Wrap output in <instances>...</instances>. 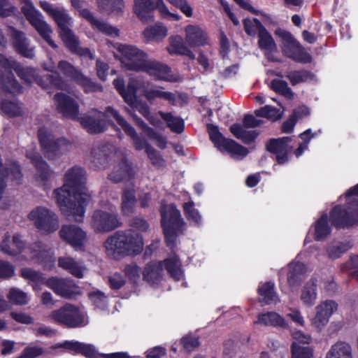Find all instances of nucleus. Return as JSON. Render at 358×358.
I'll return each instance as SVG.
<instances>
[{
	"instance_id": "1",
	"label": "nucleus",
	"mask_w": 358,
	"mask_h": 358,
	"mask_svg": "<svg viewBox=\"0 0 358 358\" xmlns=\"http://www.w3.org/2000/svg\"><path fill=\"white\" fill-rule=\"evenodd\" d=\"M63 186L53 192L57 203L63 215L82 222L90 197L85 186L86 172L82 167L74 166L66 171Z\"/></svg>"
},
{
	"instance_id": "2",
	"label": "nucleus",
	"mask_w": 358,
	"mask_h": 358,
	"mask_svg": "<svg viewBox=\"0 0 358 358\" xmlns=\"http://www.w3.org/2000/svg\"><path fill=\"white\" fill-rule=\"evenodd\" d=\"M1 251L3 253L15 256L22 252L29 255L27 258L35 260L43 264L44 267L50 269L55 265V258L54 250L47 248L42 243L38 242L25 248V243L22 236L15 234L10 236L6 234L0 245Z\"/></svg>"
},
{
	"instance_id": "3",
	"label": "nucleus",
	"mask_w": 358,
	"mask_h": 358,
	"mask_svg": "<svg viewBox=\"0 0 358 358\" xmlns=\"http://www.w3.org/2000/svg\"><path fill=\"white\" fill-rule=\"evenodd\" d=\"M39 4L41 8L57 23L59 29V35L66 48L71 52L81 57H86L92 59L94 58L92 53L88 48H83L80 46L78 38L70 29L73 22L66 10L64 8L56 7L46 1H41Z\"/></svg>"
},
{
	"instance_id": "4",
	"label": "nucleus",
	"mask_w": 358,
	"mask_h": 358,
	"mask_svg": "<svg viewBox=\"0 0 358 358\" xmlns=\"http://www.w3.org/2000/svg\"><path fill=\"white\" fill-rule=\"evenodd\" d=\"M12 70L15 71L18 76L25 83L30 84L36 82L42 87L48 90V86L37 77L36 69L31 67H23L16 60L0 55V85L3 90L11 94L21 92V87L15 79Z\"/></svg>"
},
{
	"instance_id": "5",
	"label": "nucleus",
	"mask_w": 358,
	"mask_h": 358,
	"mask_svg": "<svg viewBox=\"0 0 358 358\" xmlns=\"http://www.w3.org/2000/svg\"><path fill=\"white\" fill-rule=\"evenodd\" d=\"M160 213L166 244L172 248L176 244L178 234L185 229V222L180 212L173 204L162 203Z\"/></svg>"
},
{
	"instance_id": "6",
	"label": "nucleus",
	"mask_w": 358,
	"mask_h": 358,
	"mask_svg": "<svg viewBox=\"0 0 358 358\" xmlns=\"http://www.w3.org/2000/svg\"><path fill=\"white\" fill-rule=\"evenodd\" d=\"M113 46L118 52L115 57L120 60L122 69L141 72L148 57L145 51L129 44L115 43Z\"/></svg>"
},
{
	"instance_id": "7",
	"label": "nucleus",
	"mask_w": 358,
	"mask_h": 358,
	"mask_svg": "<svg viewBox=\"0 0 358 358\" xmlns=\"http://www.w3.org/2000/svg\"><path fill=\"white\" fill-rule=\"evenodd\" d=\"M38 139L45 157L55 160L68 154L72 148L71 143L65 138H55L51 131L45 128L38 130Z\"/></svg>"
},
{
	"instance_id": "8",
	"label": "nucleus",
	"mask_w": 358,
	"mask_h": 358,
	"mask_svg": "<svg viewBox=\"0 0 358 358\" xmlns=\"http://www.w3.org/2000/svg\"><path fill=\"white\" fill-rule=\"evenodd\" d=\"M100 208L93 213L91 219L90 224L95 231L108 232L121 225L114 205L108 201H102Z\"/></svg>"
},
{
	"instance_id": "9",
	"label": "nucleus",
	"mask_w": 358,
	"mask_h": 358,
	"mask_svg": "<svg viewBox=\"0 0 358 358\" xmlns=\"http://www.w3.org/2000/svg\"><path fill=\"white\" fill-rule=\"evenodd\" d=\"M48 320L71 328L83 327L88 322L85 315L78 307L66 303L61 308L52 310L48 316Z\"/></svg>"
},
{
	"instance_id": "10",
	"label": "nucleus",
	"mask_w": 358,
	"mask_h": 358,
	"mask_svg": "<svg viewBox=\"0 0 358 358\" xmlns=\"http://www.w3.org/2000/svg\"><path fill=\"white\" fill-rule=\"evenodd\" d=\"M20 3L27 20L52 48H57V45L51 38L52 29L42 13L34 7L31 0H20Z\"/></svg>"
},
{
	"instance_id": "11",
	"label": "nucleus",
	"mask_w": 358,
	"mask_h": 358,
	"mask_svg": "<svg viewBox=\"0 0 358 358\" xmlns=\"http://www.w3.org/2000/svg\"><path fill=\"white\" fill-rule=\"evenodd\" d=\"M34 227L43 234H51L59 229V217L55 212L43 206L34 208L28 215Z\"/></svg>"
},
{
	"instance_id": "12",
	"label": "nucleus",
	"mask_w": 358,
	"mask_h": 358,
	"mask_svg": "<svg viewBox=\"0 0 358 358\" xmlns=\"http://www.w3.org/2000/svg\"><path fill=\"white\" fill-rule=\"evenodd\" d=\"M276 34L282 38V51L284 55L301 63H309L312 57L288 31L279 29Z\"/></svg>"
},
{
	"instance_id": "13",
	"label": "nucleus",
	"mask_w": 358,
	"mask_h": 358,
	"mask_svg": "<svg viewBox=\"0 0 358 358\" xmlns=\"http://www.w3.org/2000/svg\"><path fill=\"white\" fill-rule=\"evenodd\" d=\"M59 234L60 238L76 251L83 250L88 241L87 232L73 224L62 225Z\"/></svg>"
},
{
	"instance_id": "14",
	"label": "nucleus",
	"mask_w": 358,
	"mask_h": 358,
	"mask_svg": "<svg viewBox=\"0 0 358 358\" xmlns=\"http://www.w3.org/2000/svg\"><path fill=\"white\" fill-rule=\"evenodd\" d=\"M330 218L331 222L339 228L358 224V199L355 204L349 205L348 209L336 206L331 212Z\"/></svg>"
},
{
	"instance_id": "15",
	"label": "nucleus",
	"mask_w": 358,
	"mask_h": 358,
	"mask_svg": "<svg viewBox=\"0 0 358 358\" xmlns=\"http://www.w3.org/2000/svg\"><path fill=\"white\" fill-rule=\"evenodd\" d=\"M337 308L338 304L334 301L326 300L320 302L315 308V315L310 319L311 327L319 332L322 331Z\"/></svg>"
},
{
	"instance_id": "16",
	"label": "nucleus",
	"mask_w": 358,
	"mask_h": 358,
	"mask_svg": "<svg viewBox=\"0 0 358 358\" xmlns=\"http://www.w3.org/2000/svg\"><path fill=\"white\" fill-rule=\"evenodd\" d=\"M45 285L63 298L73 299L80 294L79 287L70 278L52 277L46 280Z\"/></svg>"
},
{
	"instance_id": "17",
	"label": "nucleus",
	"mask_w": 358,
	"mask_h": 358,
	"mask_svg": "<svg viewBox=\"0 0 358 358\" xmlns=\"http://www.w3.org/2000/svg\"><path fill=\"white\" fill-rule=\"evenodd\" d=\"M58 69L64 76L81 85L86 92L101 90L100 85L93 83L66 61H60L58 64Z\"/></svg>"
},
{
	"instance_id": "18",
	"label": "nucleus",
	"mask_w": 358,
	"mask_h": 358,
	"mask_svg": "<svg viewBox=\"0 0 358 358\" xmlns=\"http://www.w3.org/2000/svg\"><path fill=\"white\" fill-rule=\"evenodd\" d=\"M120 234L122 256L136 255L142 252L144 243L140 234L131 230L120 231Z\"/></svg>"
},
{
	"instance_id": "19",
	"label": "nucleus",
	"mask_w": 358,
	"mask_h": 358,
	"mask_svg": "<svg viewBox=\"0 0 358 358\" xmlns=\"http://www.w3.org/2000/svg\"><path fill=\"white\" fill-rule=\"evenodd\" d=\"M27 157L31 159L38 171L36 176V180L38 185L43 189L49 188V182L52 175L48 164L42 159L34 149L27 152Z\"/></svg>"
},
{
	"instance_id": "20",
	"label": "nucleus",
	"mask_w": 358,
	"mask_h": 358,
	"mask_svg": "<svg viewBox=\"0 0 358 358\" xmlns=\"http://www.w3.org/2000/svg\"><path fill=\"white\" fill-rule=\"evenodd\" d=\"M108 108H110V106L106 108L104 113L95 110L93 113V115L82 117L80 119L81 125L91 134H97L103 131L106 128V121L103 120V117L108 119V121H110V117H113L116 120L111 113L106 114ZM110 108L113 109L112 107H110Z\"/></svg>"
},
{
	"instance_id": "21",
	"label": "nucleus",
	"mask_w": 358,
	"mask_h": 358,
	"mask_svg": "<svg viewBox=\"0 0 358 358\" xmlns=\"http://www.w3.org/2000/svg\"><path fill=\"white\" fill-rule=\"evenodd\" d=\"M111 113L112 115L116 119L117 124L122 128L125 134L130 137L133 141V145L136 150H145L147 152L148 147H152L148 143L146 140L142 137H140L135 129L131 126L119 113L114 109L108 108L106 111V114Z\"/></svg>"
},
{
	"instance_id": "22",
	"label": "nucleus",
	"mask_w": 358,
	"mask_h": 358,
	"mask_svg": "<svg viewBox=\"0 0 358 358\" xmlns=\"http://www.w3.org/2000/svg\"><path fill=\"white\" fill-rule=\"evenodd\" d=\"M64 350L72 352L81 353L87 357L92 356L95 352V349L92 345L68 341L50 347L46 352L48 354H56L59 352H62Z\"/></svg>"
},
{
	"instance_id": "23",
	"label": "nucleus",
	"mask_w": 358,
	"mask_h": 358,
	"mask_svg": "<svg viewBox=\"0 0 358 358\" xmlns=\"http://www.w3.org/2000/svg\"><path fill=\"white\" fill-rule=\"evenodd\" d=\"M54 101L58 111L64 116L73 120L78 118V105L72 98L64 93H57Z\"/></svg>"
},
{
	"instance_id": "24",
	"label": "nucleus",
	"mask_w": 358,
	"mask_h": 358,
	"mask_svg": "<svg viewBox=\"0 0 358 358\" xmlns=\"http://www.w3.org/2000/svg\"><path fill=\"white\" fill-rule=\"evenodd\" d=\"M291 141L290 137H282L271 139L268 143L267 150L276 155L279 164H284L287 162V155L292 149V146L289 144Z\"/></svg>"
},
{
	"instance_id": "25",
	"label": "nucleus",
	"mask_w": 358,
	"mask_h": 358,
	"mask_svg": "<svg viewBox=\"0 0 358 358\" xmlns=\"http://www.w3.org/2000/svg\"><path fill=\"white\" fill-rule=\"evenodd\" d=\"M141 71L147 73L156 80H173V77L171 73V69L166 64L155 59H150L148 57Z\"/></svg>"
},
{
	"instance_id": "26",
	"label": "nucleus",
	"mask_w": 358,
	"mask_h": 358,
	"mask_svg": "<svg viewBox=\"0 0 358 358\" xmlns=\"http://www.w3.org/2000/svg\"><path fill=\"white\" fill-rule=\"evenodd\" d=\"M79 15L89 21L93 29H97L100 32L109 36H118L120 30L107 22L94 17L92 13L87 8L83 7L78 10Z\"/></svg>"
},
{
	"instance_id": "27",
	"label": "nucleus",
	"mask_w": 358,
	"mask_h": 358,
	"mask_svg": "<svg viewBox=\"0 0 358 358\" xmlns=\"http://www.w3.org/2000/svg\"><path fill=\"white\" fill-rule=\"evenodd\" d=\"M11 36L15 51L24 57L32 59L35 55V47L31 45L29 40L24 33L12 29Z\"/></svg>"
},
{
	"instance_id": "28",
	"label": "nucleus",
	"mask_w": 358,
	"mask_h": 358,
	"mask_svg": "<svg viewBox=\"0 0 358 358\" xmlns=\"http://www.w3.org/2000/svg\"><path fill=\"white\" fill-rule=\"evenodd\" d=\"M155 3L153 0H134L133 11L143 23L154 21Z\"/></svg>"
},
{
	"instance_id": "29",
	"label": "nucleus",
	"mask_w": 358,
	"mask_h": 358,
	"mask_svg": "<svg viewBox=\"0 0 358 358\" xmlns=\"http://www.w3.org/2000/svg\"><path fill=\"white\" fill-rule=\"evenodd\" d=\"M185 42L191 48L208 44L206 33L198 25L189 24L185 28Z\"/></svg>"
},
{
	"instance_id": "30",
	"label": "nucleus",
	"mask_w": 358,
	"mask_h": 358,
	"mask_svg": "<svg viewBox=\"0 0 358 358\" xmlns=\"http://www.w3.org/2000/svg\"><path fill=\"white\" fill-rule=\"evenodd\" d=\"M120 162L116 164L109 174L108 178L115 182H119L124 179H131L134 176V171L129 164L124 155L118 157Z\"/></svg>"
},
{
	"instance_id": "31",
	"label": "nucleus",
	"mask_w": 358,
	"mask_h": 358,
	"mask_svg": "<svg viewBox=\"0 0 358 358\" xmlns=\"http://www.w3.org/2000/svg\"><path fill=\"white\" fill-rule=\"evenodd\" d=\"M58 266L78 278H83L87 271L82 261L76 260L70 256L59 257Z\"/></svg>"
},
{
	"instance_id": "32",
	"label": "nucleus",
	"mask_w": 358,
	"mask_h": 358,
	"mask_svg": "<svg viewBox=\"0 0 358 358\" xmlns=\"http://www.w3.org/2000/svg\"><path fill=\"white\" fill-rule=\"evenodd\" d=\"M166 50L171 55L187 56L192 60L195 59V55L185 43L182 36L179 35L169 38V45L166 47Z\"/></svg>"
},
{
	"instance_id": "33",
	"label": "nucleus",
	"mask_w": 358,
	"mask_h": 358,
	"mask_svg": "<svg viewBox=\"0 0 358 358\" xmlns=\"http://www.w3.org/2000/svg\"><path fill=\"white\" fill-rule=\"evenodd\" d=\"M254 324L281 328L288 327V323L285 319L274 311L259 313L257 315V320L254 322Z\"/></svg>"
},
{
	"instance_id": "34",
	"label": "nucleus",
	"mask_w": 358,
	"mask_h": 358,
	"mask_svg": "<svg viewBox=\"0 0 358 358\" xmlns=\"http://www.w3.org/2000/svg\"><path fill=\"white\" fill-rule=\"evenodd\" d=\"M287 270V282L290 287L294 288L300 285L308 268L303 263L294 261L288 265Z\"/></svg>"
},
{
	"instance_id": "35",
	"label": "nucleus",
	"mask_w": 358,
	"mask_h": 358,
	"mask_svg": "<svg viewBox=\"0 0 358 358\" xmlns=\"http://www.w3.org/2000/svg\"><path fill=\"white\" fill-rule=\"evenodd\" d=\"M317 298V280L315 278H311L303 287L300 299L305 306L312 307L315 305Z\"/></svg>"
},
{
	"instance_id": "36",
	"label": "nucleus",
	"mask_w": 358,
	"mask_h": 358,
	"mask_svg": "<svg viewBox=\"0 0 358 358\" xmlns=\"http://www.w3.org/2000/svg\"><path fill=\"white\" fill-rule=\"evenodd\" d=\"M257 28L258 29L259 45L261 49L265 50L266 54L277 50V46L271 34L264 27L259 20H255Z\"/></svg>"
},
{
	"instance_id": "37",
	"label": "nucleus",
	"mask_w": 358,
	"mask_h": 358,
	"mask_svg": "<svg viewBox=\"0 0 358 358\" xmlns=\"http://www.w3.org/2000/svg\"><path fill=\"white\" fill-rule=\"evenodd\" d=\"M125 102L129 105L134 111H138L149 120L152 124L154 126L158 124V121L151 115L148 104L144 101L138 100L136 94H134L132 96H126Z\"/></svg>"
},
{
	"instance_id": "38",
	"label": "nucleus",
	"mask_w": 358,
	"mask_h": 358,
	"mask_svg": "<svg viewBox=\"0 0 358 358\" xmlns=\"http://www.w3.org/2000/svg\"><path fill=\"white\" fill-rule=\"evenodd\" d=\"M325 358H353L352 348L347 342L337 341L327 351Z\"/></svg>"
},
{
	"instance_id": "39",
	"label": "nucleus",
	"mask_w": 358,
	"mask_h": 358,
	"mask_svg": "<svg viewBox=\"0 0 358 358\" xmlns=\"http://www.w3.org/2000/svg\"><path fill=\"white\" fill-rule=\"evenodd\" d=\"M99 10L108 14L120 16L123 13L124 3L123 0H96Z\"/></svg>"
},
{
	"instance_id": "40",
	"label": "nucleus",
	"mask_w": 358,
	"mask_h": 358,
	"mask_svg": "<svg viewBox=\"0 0 358 358\" xmlns=\"http://www.w3.org/2000/svg\"><path fill=\"white\" fill-rule=\"evenodd\" d=\"M230 131L236 138L245 144H250L255 141L258 134L240 124H234L230 127Z\"/></svg>"
},
{
	"instance_id": "41",
	"label": "nucleus",
	"mask_w": 358,
	"mask_h": 358,
	"mask_svg": "<svg viewBox=\"0 0 358 358\" xmlns=\"http://www.w3.org/2000/svg\"><path fill=\"white\" fill-rule=\"evenodd\" d=\"M120 231L109 236L104 242V248L107 255L113 258L122 256Z\"/></svg>"
},
{
	"instance_id": "42",
	"label": "nucleus",
	"mask_w": 358,
	"mask_h": 358,
	"mask_svg": "<svg viewBox=\"0 0 358 358\" xmlns=\"http://www.w3.org/2000/svg\"><path fill=\"white\" fill-rule=\"evenodd\" d=\"M162 271L163 264L161 262L148 264L143 273V278L150 284H157L162 277Z\"/></svg>"
},
{
	"instance_id": "43",
	"label": "nucleus",
	"mask_w": 358,
	"mask_h": 358,
	"mask_svg": "<svg viewBox=\"0 0 358 358\" xmlns=\"http://www.w3.org/2000/svg\"><path fill=\"white\" fill-rule=\"evenodd\" d=\"M274 288L275 285L271 282H265L260 285L258 289V293L261 297V301L266 304L280 302V299Z\"/></svg>"
},
{
	"instance_id": "44",
	"label": "nucleus",
	"mask_w": 358,
	"mask_h": 358,
	"mask_svg": "<svg viewBox=\"0 0 358 358\" xmlns=\"http://www.w3.org/2000/svg\"><path fill=\"white\" fill-rule=\"evenodd\" d=\"M136 196L134 189H125L122 196L121 211L123 215L130 216L135 210Z\"/></svg>"
},
{
	"instance_id": "45",
	"label": "nucleus",
	"mask_w": 358,
	"mask_h": 358,
	"mask_svg": "<svg viewBox=\"0 0 358 358\" xmlns=\"http://www.w3.org/2000/svg\"><path fill=\"white\" fill-rule=\"evenodd\" d=\"M108 148L106 145L94 148L90 154V159L94 166L104 169L107 166L109 156L107 154Z\"/></svg>"
},
{
	"instance_id": "46",
	"label": "nucleus",
	"mask_w": 358,
	"mask_h": 358,
	"mask_svg": "<svg viewBox=\"0 0 358 358\" xmlns=\"http://www.w3.org/2000/svg\"><path fill=\"white\" fill-rule=\"evenodd\" d=\"M220 151L228 152L232 158L236 159H242L248 154V150L246 148L230 138L225 141Z\"/></svg>"
},
{
	"instance_id": "47",
	"label": "nucleus",
	"mask_w": 358,
	"mask_h": 358,
	"mask_svg": "<svg viewBox=\"0 0 358 358\" xmlns=\"http://www.w3.org/2000/svg\"><path fill=\"white\" fill-rule=\"evenodd\" d=\"M164 264L165 268L175 280L182 279L183 271L181 268V262L176 255L165 259Z\"/></svg>"
},
{
	"instance_id": "48",
	"label": "nucleus",
	"mask_w": 358,
	"mask_h": 358,
	"mask_svg": "<svg viewBox=\"0 0 358 358\" xmlns=\"http://www.w3.org/2000/svg\"><path fill=\"white\" fill-rule=\"evenodd\" d=\"M331 229L328 223L327 215H322L315 223V239L317 241H323L330 235Z\"/></svg>"
},
{
	"instance_id": "49",
	"label": "nucleus",
	"mask_w": 358,
	"mask_h": 358,
	"mask_svg": "<svg viewBox=\"0 0 358 358\" xmlns=\"http://www.w3.org/2000/svg\"><path fill=\"white\" fill-rule=\"evenodd\" d=\"M168 30L162 23L157 22L147 27L143 31L144 37L148 41H160L167 35Z\"/></svg>"
},
{
	"instance_id": "50",
	"label": "nucleus",
	"mask_w": 358,
	"mask_h": 358,
	"mask_svg": "<svg viewBox=\"0 0 358 358\" xmlns=\"http://www.w3.org/2000/svg\"><path fill=\"white\" fill-rule=\"evenodd\" d=\"M143 95L150 102L156 99H162L169 101H173L175 99L173 94L165 92L162 87L145 88L143 90Z\"/></svg>"
},
{
	"instance_id": "51",
	"label": "nucleus",
	"mask_w": 358,
	"mask_h": 358,
	"mask_svg": "<svg viewBox=\"0 0 358 358\" xmlns=\"http://www.w3.org/2000/svg\"><path fill=\"white\" fill-rule=\"evenodd\" d=\"M113 85L116 90L122 95L124 101L126 96H132L134 94L136 93V91L139 88L138 81L134 79L130 80L127 86V89H125L124 82L123 79L120 78L115 79L113 81Z\"/></svg>"
},
{
	"instance_id": "52",
	"label": "nucleus",
	"mask_w": 358,
	"mask_h": 358,
	"mask_svg": "<svg viewBox=\"0 0 358 358\" xmlns=\"http://www.w3.org/2000/svg\"><path fill=\"white\" fill-rule=\"evenodd\" d=\"M43 68L45 71L52 73L50 78V83L51 85L55 87L57 89L66 90H67L66 84L62 81L59 76V74L56 71L54 62L50 60L48 62L43 64Z\"/></svg>"
},
{
	"instance_id": "53",
	"label": "nucleus",
	"mask_w": 358,
	"mask_h": 358,
	"mask_svg": "<svg viewBox=\"0 0 358 358\" xmlns=\"http://www.w3.org/2000/svg\"><path fill=\"white\" fill-rule=\"evenodd\" d=\"M347 242L334 241L327 248V255L330 259H338L350 248Z\"/></svg>"
},
{
	"instance_id": "54",
	"label": "nucleus",
	"mask_w": 358,
	"mask_h": 358,
	"mask_svg": "<svg viewBox=\"0 0 358 358\" xmlns=\"http://www.w3.org/2000/svg\"><path fill=\"white\" fill-rule=\"evenodd\" d=\"M161 117L165 120L167 123L168 127L173 132L180 134L184 130V121L178 117H174L171 113H165L163 112H159Z\"/></svg>"
},
{
	"instance_id": "55",
	"label": "nucleus",
	"mask_w": 358,
	"mask_h": 358,
	"mask_svg": "<svg viewBox=\"0 0 358 358\" xmlns=\"http://www.w3.org/2000/svg\"><path fill=\"white\" fill-rule=\"evenodd\" d=\"M184 211L187 220L195 226H199L201 224L202 219L198 210L194 208L192 201L187 202L183 206Z\"/></svg>"
},
{
	"instance_id": "56",
	"label": "nucleus",
	"mask_w": 358,
	"mask_h": 358,
	"mask_svg": "<svg viewBox=\"0 0 358 358\" xmlns=\"http://www.w3.org/2000/svg\"><path fill=\"white\" fill-rule=\"evenodd\" d=\"M257 117H266L272 121H275L281 118L282 112L271 106H265L255 111Z\"/></svg>"
},
{
	"instance_id": "57",
	"label": "nucleus",
	"mask_w": 358,
	"mask_h": 358,
	"mask_svg": "<svg viewBox=\"0 0 358 358\" xmlns=\"http://www.w3.org/2000/svg\"><path fill=\"white\" fill-rule=\"evenodd\" d=\"M208 131L210 138L214 143L215 146L219 150H222V148L223 147L224 144H225V141H228L229 138L224 137L223 135L220 132L218 127L213 124L208 125Z\"/></svg>"
},
{
	"instance_id": "58",
	"label": "nucleus",
	"mask_w": 358,
	"mask_h": 358,
	"mask_svg": "<svg viewBox=\"0 0 358 358\" xmlns=\"http://www.w3.org/2000/svg\"><path fill=\"white\" fill-rule=\"evenodd\" d=\"M321 133V130H319L317 133H312V130L310 129H308L304 132L300 134V138L303 141L299 148L294 151V154L296 157H299L305 150H308V144L310 140L317 136L318 134Z\"/></svg>"
},
{
	"instance_id": "59",
	"label": "nucleus",
	"mask_w": 358,
	"mask_h": 358,
	"mask_svg": "<svg viewBox=\"0 0 358 358\" xmlns=\"http://www.w3.org/2000/svg\"><path fill=\"white\" fill-rule=\"evenodd\" d=\"M21 275L24 278L29 280L34 283V285H33L34 289H38V283L45 284V282L46 280L43 278V274L41 273L35 271L31 268H22L21 270Z\"/></svg>"
},
{
	"instance_id": "60",
	"label": "nucleus",
	"mask_w": 358,
	"mask_h": 358,
	"mask_svg": "<svg viewBox=\"0 0 358 358\" xmlns=\"http://www.w3.org/2000/svg\"><path fill=\"white\" fill-rule=\"evenodd\" d=\"M271 87L275 92L285 96L287 98L291 99L293 96V93L286 81L279 79H274L271 83Z\"/></svg>"
},
{
	"instance_id": "61",
	"label": "nucleus",
	"mask_w": 358,
	"mask_h": 358,
	"mask_svg": "<svg viewBox=\"0 0 358 358\" xmlns=\"http://www.w3.org/2000/svg\"><path fill=\"white\" fill-rule=\"evenodd\" d=\"M286 77L292 85H295L311 79L312 75L307 71H290L287 73Z\"/></svg>"
},
{
	"instance_id": "62",
	"label": "nucleus",
	"mask_w": 358,
	"mask_h": 358,
	"mask_svg": "<svg viewBox=\"0 0 358 358\" xmlns=\"http://www.w3.org/2000/svg\"><path fill=\"white\" fill-rule=\"evenodd\" d=\"M2 111L9 116H17L22 113L21 107L16 99L12 101L4 100L1 103Z\"/></svg>"
},
{
	"instance_id": "63",
	"label": "nucleus",
	"mask_w": 358,
	"mask_h": 358,
	"mask_svg": "<svg viewBox=\"0 0 358 358\" xmlns=\"http://www.w3.org/2000/svg\"><path fill=\"white\" fill-rule=\"evenodd\" d=\"M155 8L159 10L162 17L164 19L172 21H178L181 18L178 14L169 11L168 7L164 2V0H156Z\"/></svg>"
},
{
	"instance_id": "64",
	"label": "nucleus",
	"mask_w": 358,
	"mask_h": 358,
	"mask_svg": "<svg viewBox=\"0 0 358 358\" xmlns=\"http://www.w3.org/2000/svg\"><path fill=\"white\" fill-rule=\"evenodd\" d=\"M8 298L11 302L17 305H24L29 301L27 294L17 288L10 289Z\"/></svg>"
}]
</instances>
